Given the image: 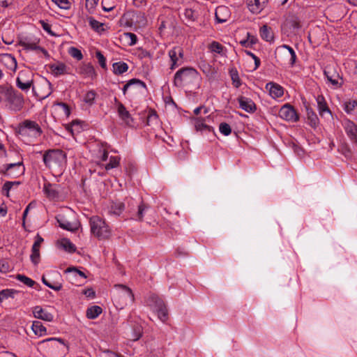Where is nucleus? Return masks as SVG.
Masks as SVG:
<instances>
[{
    "label": "nucleus",
    "instance_id": "69168bd1",
    "mask_svg": "<svg viewBox=\"0 0 357 357\" xmlns=\"http://www.w3.org/2000/svg\"><path fill=\"white\" fill-rule=\"evenodd\" d=\"M83 294L90 298H93L96 296V292L93 288H87L83 291Z\"/></svg>",
    "mask_w": 357,
    "mask_h": 357
},
{
    "label": "nucleus",
    "instance_id": "412c9836",
    "mask_svg": "<svg viewBox=\"0 0 357 357\" xmlns=\"http://www.w3.org/2000/svg\"><path fill=\"white\" fill-rule=\"evenodd\" d=\"M0 61L10 70H15L17 67V60L11 54H0Z\"/></svg>",
    "mask_w": 357,
    "mask_h": 357
},
{
    "label": "nucleus",
    "instance_id": "79ce46f5",
    "mask_svg": "<svg viewBox=\"0 0 357 357\" xmlns=\"http://www.w3.org/2000/svg\"><path fill=\"white\" fill-rule=\"evenodd\" d=\"M16 86L24 92L29 91L31 87H32L33 90L34 89L33 80L29 82H16Z\"/></svg>",
    "mask_w": 357,
    "mask_h": 357
},
{
    "label": "nucleus",
    "instance_id": "f3484780",
    "mask_svg": "<svg viewBox=\"0 0 357 357\" xmlns=\"http://www.w3.org/2000/svg\"><path fill=\"white\" fill-rule=\"evenodd\" d=\"M59 185L46 182L43 185V191L50 199H56L59 197Z\"/></svg>",
    "mask_w": 357,
    "mask_h": 357
},
{
    "label": "nucleus",
    "instance_id": "bb28decb",
    "mask_svg": "<svg viewBox=\"0 0 357 357\" xmlns=\"http://www.w3.org/2000/svg\"><path fill=\"white\" fill-rule=\"evenodd\" d=\"M56 220L59 224V227L63 229L70 231H73L76 229V227H74L71 222L68 221L63 215H58L56 217Z\"/></svg>",
    "mask_w": 357,
    "mask_h": 357
},
{
    "label": "nucleus",
    "instance_id": "dca6fc26",
    "mask_svg": "<svg viewBox=\"0 0 357 357\" xmlns=\"http://www.w3.org/2000/svg\"><path fill=\"white\" fill-rule=\"evenodd\" d=\"M265 89L268 91L270 96L273 99L281 98L284 95V88L278 83L268 82Z\"/></svg>",
    "mask_w": 357,
    "mask_h": 357
},
{
    "label": "nucleus",
    "instance_id": "338daca9",
    "mask_svg": "<svg viewBox=\"0 0 357 357\" xmlns=\"http://www.w3.org/2000/svg\"><path fill=\"white\" fill-rule=\"evenodd\" d=\"M290 59L289 61V64L291 67H293L296 63V61L297 59V56L295 52H293L292 54H289Z\"/></svg>",
    "mask_w": 357,
    "mask_h": 357
},
{
    "label": "nucleus",
    "instance_id": "09e8293b",
    "mask_svg": "<svg viewBox=\"0 0 357 357\" xmlns=\"http://www.w3.org/2000/svg\"><path fill=\"white\" fill-rule=\"evenodd\" d=\"M42 282L43 283L48 287L49 288L54 290V291H59L62 289V284H59V283H56V284H52L50 282H49L45 278V276H43L42 277Z\"/></svg>",
    "mask_w": 357,
    "mask_h": 357
},
{
    "label": "nucleus",
    "instance_id": "1a4fd4ad",
    "mask_svg": "<svg viewBox=\"0 0 357 357\" xmlns=\"http://www.w3.org/2000/svg\"><path fill=\"white\" fill-rule=\"evenodd\" d=\"M278 116L289 122L296 123L299 121V115L294 107L289 103H286L281 107Z\"/></svg>",
    "mask_w": 357,
    "mask_h": 357
},
{
    "label": "nucleus",
    "instance_id": "4468645a",
    "mask_svg": "<svg viewBox=\"0 0 357 357\" xmlns=\"http://www.w3.org/2000/svg\"><path fill=\"white\" fill-rule=\"evenodd\" d=\"M315 99L319 116L321 118H325L326 115L328 114L331 117H333V113L330 109L324 96L323 95H318Z\"/></svg>",
    "mask_w": 357,
    "mask_h": 357
},
{
    "label": "nucleus",
    "instance_id": "c03bdc74",
    "mask_svg": "<svg viewBox=\"0 0 357 357\" xmlns=\"http://www.w3.org/2000/svg\"><path fill=\"white\" fill-rule=\"evenodd\" d=\"M219 131L224 136H229L231 133V128L226 122H222L219 125Z\"/></svg>",
    "mask_w": 357,
    "mask_h": 357
},
{
    "label": "nucleus",
    "instance_id": "c9c22d12",
    "mask_svg": "<svg viewBox=\"0 0 357 357\" xmlns=\"http://www.w3.org/2000/svg\"><path fill=\"white\" fill-rule=\"evenodd\" d=\"M15 278H16V280L22 282L24 284H25L26 286H27L29 287H32V288L36 289L35 285L39 286V284L38 283H36V282H35L33 280H32L31 278H30L24 275L17 274L15 276Z\"/></svg>",
    "mask_w": 357,
    "mask_h": 357
},
{
    "label": "nucleus",
    "instance_id": "a18cd8bd",
    "mask_svg": "<svg viewBox=\"0 0 357 357\" xmlns=\"http://www.w3.org/2000/svg\"><path fill=\"white\" fill-rule=\"evenodd\" d=\"M120 158L118 156H110L109 162L105 165V169L109 170L116 168L119 165Z\"/></svg>",
    "mask_w": 357,
    "mask_h": 357
},
{
    "label": "nucleus",
    "instance_id": "7c9ffc66",
    "mask_svg": "<svg viewBox=\"0 0 357 357\" xmlns=\"http://www.w3.org/2000/svg\"><path fill=\"white\" fill-rule=\"evenodd\" d=\"M102 312V309L98 305H92L87 308L86 316L89 319H96Z\"/></svg>",
    "mask_w": 357,
    "mask_h": 357
},
{
    "label": "nucleus",
    "instance_id": "49530a36",
    "mask_svg": "<svg viewBox=\"0 0 357 357\" xmlns=\"http://www.w3.org/2000/svg\"><path fill=\"white\" fill-rule=\"evenodd\" d=\"M195 127L197 131H203L207 128V124L204 119L195 118Z\"/></svg>",
    "mask_w": 357,
    "mask_h": 357
},
{
    "label": "nucleus",
    "instance_id": "20e7f679",
    "mask_svg": "<svg viewBox=\"0 0 357 357\" xmlns=\"http://www.w3.org/2000/svg\"><path fill=\"white\" fill-rule=\"evenodd\" d=\"M91 232L98 238H107L110 236V229L105 220L98 215L90 218Z\"/></svg>",
    "mask_w": 357,
    "mask_h": 357
},
{
    "label": "nucleus",
    "instance_id": "b1692460",
    "mask_svg": "<svg viewBox=\"0 0 357 357\" xmlns=\"http://www.w3.org/2000/svg\"><path fill=\"white\" fill-rule=\"evenodd\" d=\"M117 112L119 118L126 124L130 125V121H133L130 112L122 102H118Z\"/></svg>",
    "mask_w": 357,
    "mask_h": 357
},
{
    "label": "nucleus",
    "instance_id": "5fc2aeb1",
    "mask_svg": "<svg viewBox=\"0 0 357 357\" xmlns=\"http://www.w3.org/2000/svg\"><path fill=\"white\" fill-rule=\"evenodd\" d=\"M184 15L186 19L190 20V21H195L197 17L195 16V12L194 10L191 8H186L184 11Z\"/></svg>",
    "mask_w": 357,
    "mask_h": 357
},
{
    "label": "nucleus",
    "instance_id": "e2e57ef3",
    "mask_svg": "<svg viewBox=\"0 0 357 357\" xmlns=\"http://www.w3.org/2000/svg\"><path fill=\"white\" fill-rule=\"evenodd\" d=\"M174 255L176 257H184L188 256V252L184 248H178L176 249Z\"/></svg>",
    "mask_w": 357,
    "mask_h": 357
},
{
    "label": "nucleus",
    "instance_id": "6ab92c4d",
    "mask_svg": "<svg viewBox=\"0 0 357 357\" xmlns=\"http://www.w3.org/2000/svg\"><path fill=\"white\" fill-rule=\"evenodd\" d=\"M33 314L35 318L46 321H52L54 319L52 313L47 312L40 305H36L33 308Z\"/></svg>",
    "mask_w": 357,
    "mask_h": 357
},
{
    "label": "nucleus",
    "instance_id": "cd10ccee",
    "mask_svg": "<svg viewBox=\"0 0 357 357\" xmlns=\"http://www.w3.org/2000/svg\"><path fill=\"white\" fill-rule=\"evenodd\" d=\"M132 86H136L137 87H142V88H144L146 89H147L146 84L144 82L142 81L139 79L132 78V79L128 80L127 82V83L122 88V91H123V95L126 94L128 89Z\"/></svg>",
    "mask_w": 357,
    "mask_h": 357
},
{
    "label": "nucleus",
    "instance_id": "0eeeda50",
    "mask_svg": "<svg viewBox=\"0 0 357 357\" xmlns=\"http://www.w3.org/2000/svg\"><path fill=\"white\" fill-rule=\"evenodd\" d=\"M17 133L22 136L39 137L43 134V130L38 123L31 120H24L17 126Z\"/></svg>",
    "mask_w": 357,
    "mask_h": 357
},
{
    "label": "nucleus",
    "instance_id": "473e14b6",
    "mask_svg": "<svg viewBox=\"0 0 357 357\" xmlns=\"http://www.w3.org/2000/svg\"><path fill=\"white\" fill-rule=\"evenodd\" d=\"M87 20L91 28L96 32L101 33L102 32L105 31V29L103 28L105 25L104 23L98 22L93 17H88Z\"/></svg>",
    "mask_w": 357,
    "mask_h": 357
},
{
    "label": "nucleus",
    "instance_id": "393cba45",
    "mask_svg": "<svg viewBox=\"0 0 357 357\" xmlns=\"http://www.w3.org/2000/svg\"><path fill=\"white\" fill-rule=\"evenodd\" d=\"M342 107L344 111L349 115L357 114V100L349 99L345 100Z\"/></svg>",
    "mask_w": 357,
    "mask_h": 357
},
{
    "label": "nucleus",
    "instance_id": "e433bc0d",
    "mask_svg": "<svg viewBox=\"0 0 357 357\" xmlns=\"http://www.w3.org/2000/svg\"><path fill=\"white\" fill-rule=\"evenodd\" d=\"M60 244L61 247L69 253H74L76 251V246L68 238H62Z\"/></svg>",
    "mask_w": 357,
    "mask_h": 357
},
{
    "label": "nucleus",
    "instance_id": "a19ab883",
    "mask_svg": "<svg viewBox=\"0 0 357 357\" xmlns=\"http://www.w3.org/2000/svg\"><path fill=\"white\" fill-rule=\"evenodd\" d=\"M40 249L36 248H31V254L30 255V259L34 266H37L40 262Z\"/></svg>",
    "mask_w": 357,
    "mask_h": 357
},
{
    "label": "nucleus",
    "instance_id": "58836bf2",
    "mask_svg": "<svg viewBox=\"0 0 357 357\" xmlns=\"http://www.w3.org/2000/svg\"><path fill=\"white\" fill-rule=\"evenodd\" d=\"M33 75L29 70H21L16 78V82H29L33 80Z\"/></svg>",
    "mask_w": 357,
    "mask_h": 357
},
{
    "label": "nucleus",
    "instance_id": "0e129e2a",
    "mask_svg": "<svg viewBox=\"0 0 357 357\" xmlns=\"http://www.w3.org/2000/svg\"><path fill=\"white\" fill-rule=\"evenodd\" d=\"M45 342H59L61 344H63L65 346H67V344L65 342V340L60 337H50L45 340H43L41 343Z\"/></svg>",
    "mask_w": 357,
    "mask_h": 357
},
{
    "label": "nucleus",
    "instance_id": "f257e3e1",
    "mask_svg": "<svg viewBox=\"0 0 357 357\" xmlns=\"http://www.w3.org/2000/svg\"><path fill=\"white\" fill-rule=\"evenodd\" d=\"M202 76L192 67H183L178 70L174 75L173 85L178 88L185 86L198 89L201 86Z\"/></svg>",
    "mask_w": 357,
    "mask_h": 357
},
{
    "label": "nucleus",
    "instance_id": "3c124183",
    "mask_svg": "<svg viewBox=\"0 0 357 357\" xmlns=\"http://www.w3.org/2000/svg\"><path fill=\"white\" fill-rule=\"evenodd\" d=\"M96 56L101 68H102L103 69H107L106 58L102 54V52L100 51H97L96 52Z\"/></svg>",
    "mask_w": 357,
    "mask_h": 357
},
{
    "label": "nucleus",
    "instance_id": "37998d69",
    "mask_svg": "<svg viewBox=\"0 0 357 357\" xmlns=\"http://www.w3.org/2000/svg\"><path fill=\"white\" fill-rule=\"evenodd\" d=\"M68 54L77 61H80L83 59V54L81 50L75 47H70L68 49Z\"/></svg>",
    "mask_w": 357,
    "mask_h": 357
},
{
    "label": "nucleus",
    "instance_id": "f8f14e48",
    "mask_svg": "<svg viewBox=\"0 0 357 357\" xmlns=\"http://www.w3.org/2000/svg\"><path fill=\"white\" fill-rule=\"evenodd\" d=\"M342 126L349 139L357 144V125L351 120L346 118L343 121Z\"/></svg>",
    "mask_w": 357,
    "mask_h": 357
},
{
    "label": "nucleus",
    "instance_id": "39448f33",
    "mask_svg": "<svg viewBox=\"0 0 357 357\" xmlns=\"http://www.w3.org/2000/svg\"><path fill=\"white\" fill-rule=\"evenodd\" d=\"M17 161L3 165L0 169V174L10 178H17L25 172V167L22 156H18Z\"/></svg>",
    "mask_w": 357,
    "mask_h": 357
},
{
    "label": "nucleus",
    "instance_id": "423d86ee",
    "mask_svg": "<svg viewBox=\"0 0 357 357\" xmlns=\"http://www.w3.org/2000/svg\"><path fill=\"white\" fill-rule=\"evenodd\" d=\"M149 303L151 307L157 314L158 318L165 323L169 317L167 305L162 298L156 294H151L149 297Z\"/></svg>",
    "mask_w": 357,
    "mask_h": 357
},
{
    "label": "nucleus",
    "instance_id": "7ed1b4c3",
    "mask_svg": "<svg viewBox=\"0 0 357 357\" xmlns=\"http://www.w3.org/2000/svg\"><path fill=\"white\" fill-rule=\"evenodd\" d=\"M127 202V215H124L125 220L130 219L137 221H142L145 213L149 208V206L142 201L139 204L132 198L126 199Z\"/></svg>",
    "mask_w": 357,
    "mask_h": 357
},
{
    "label": "nucleus",
    "instance_id": "f03ea898",
    "mask_svg": "<svg viewBox=\"0 0 357 357\" xmlns=\"http://www.w3.org/2000/svg\"><path fill=\"white\" fill-rule=\"evenodd\" d=\"M38 153L43 155V162L48 169H51L53 165L61 166L66 162V153L59 149H48L44 152L40 151Z\"/></svg>",
    "mask_w": 357,
    "mask_h": 357
},
{
    "label": "nucleus",
    "instance_id": "4c0bfd02",
    "mask_svg": "<svg viewBox=\"0 0 357 357\" xmlns=\"http://www.w3.org/2000/svg\"><path fill=\"white\" fill-rule=\"evenodd\" d=\"M98 94L94 90H90L84 95L83 101L89 106H92L96 102L95 100Z\"/></svg>",
    "mask_w": 357,
    "mask_h": 357
},
{
    "label": "nucleus",
    "instance_id": "2eb2a0df",
    "mask_svg": "<svg viewBox=\"0 0 357 357\" xmlns=\"http://www.w3.org/2000/svg\"><path fill=\"white\" fill-rule=\"evenodd\" d=\"M237 100L241 109L250 114L256 112L257 105L251 98L241 96L237 98Z\"/></svg>",
    "mask_w": 357,
    "mask_h": 357
},
{
    "label": "nucleus",
    "instance_id": "c85d7f7f",
    "mask_svg": "<svg viewBox=\"0 0 357 357\" xmlns=\"http://www.w3.org/2000/svg\"><path fill=\"white\" fill-rule=\"evenodd\" d=\"M208 49L211 52L217 53L220 56H225L227 53L226 47L217 41H212L208 45Z\"/></svg>",
    "mask_w": 357,
    "mask_h": 357
},
{
    "label": "nucleus",
    "instance_id": "9b49d317",
    "mask_svg": "<svg viewBox=\"0 0 357 357\" xmlns=\"http://www.w3.org/2000/svg\"><path fill=\"white\" fill-rule=\"evenodd\" d=\"M127 202L126 203L120 201H112L109 207V213L115 217L121 216L125 219L124 215H127Z\"/></svg>",
    "mask_w": 357,
    "mask_h": 357
},
{
    "label": "nucleus",
    "instance_id": "603ef678",
    "mask_svg": "<svg viewBox=\"0 0 357 357\" xmlns=\"http://www.w3.org/2000/svg\"><path fill=\"white\" fill-rule=\"evenodd\" d=\"M244 52L246 55L250 56L255 61V70L257 69L261 65L260 59L254 53L249 50H245Z\"/></svg>",
    "mask_w": 357,
    "mask_h": 357
},
{
    "label": "nucleus",
    "instance_id": "de8ad7c7",
    "mask_svg": "<svg viewBox=\"0 0 357 357\" xmlns=\"http://www.w3.org/2000/svg\"><path fill=\"white\" fill-rule=\"evenodd\" d=\"M65 272L66 273H73L74 276L79 275L84 279H86L87 278L86 274L83 271L79 270L76 267H68Z\"/></svg>",
    "mask_w": 357,
    "mask_h": 357
},
{
    "label": "nucleus",
    "instance_id": "f704fd0d",
    "mask_svg": "<svg viewBox=\"0 0 357 357\" xmlns=\"http://www.w3.org/2000/svg\"><path fill=\"white\" fill-rule=\"evenodd\" d=\"M20 291L13 289H5L0 291V303L9 298H14Z\"/></svg>",
    "mask_w": 357,
    "mask_h": 357
},
{
    "label": "nucleus",
    "instance_id": "774afa93",
    "mask_svg": "<svg viewBox=\"0 0 357 357\" xmlns=\"http://www.w3.org/2000/svg\"><path fill=\"white\" fill-rule=\"evenodd\" d=\"M14 0H0V6L2 8H8L13 4Z\"/></svg>",
    "mask_w": 357,
    "mask_h": 357
},
{
    "label": "nucleus",
    "instance_id": "bf43d9fd",
    "mask_svg": "<svg viewBox=\"0 0 357 357\" xmlns=\"http://www.w3.org/2000/svg\"><path fill=\"white\" fill-rule=\"evenodd\" d=\"M12 189L11 186L10 185V183H8L7 181H6L1 189V193L2 195L6 196L7 197H10V190Z\"/></svg>",
    "mask_w": 357,
    "mask_h": 357
},
{
    "label": "nucleus",
    "instance_id": "aec40b11",
    "mask_svg": "<svg viewBox=\"0 0 357 357\" xmlns=\"http://www.w3.org/2000/svg\"><path fill=\"white\" fill-rule=\"evenodd\" d=\"M49 68L50 69L52 74L54 77H59L63 75L69 74L68 70L69 68L63 63L58 62L56 63H51L49 65Z\"/></svg>",
    "mask_w": 357,
    "mask_h": 357
},
{
    "label": "nucleus",
    "instance_id": "ea45409f",
    "mask_svg": "<svg viewBox=\"0 0 357 357\" xmlns=\"http://www.w3.org/2000/svg\"><path fill=\"white\" fill-rule=\"evenodd\" d=\"M229 75L234 86L236 89L239 88L241 85V80L239 77L238 70L236 68H231L229 70Z\"/></svg>",
    "mask_w": 357,
    "mask_h": 357
},
{
    "label": "nucleus",
    "instance_id": "a211bd4d",
    "mask_svg": "<svg viewBox=\"0 0 357 357\" xmlns=\"http://www.w3.org/2000/svg\"><path fill=\"white\" fill-rule=\"evenodd\" d=\"M268 0H248L247 6L253 14H259L266 7Z\"/></svg>",
    "mask_w": 357,
    "mask_h": 357
},
{
    "label": "nucleus",
    "instance_id": "4be33fe9",
    "mask_svg": "<svg viewBox=\"0 0 357 357\" xmlns=\"http://www.w3.org/2000/svg\"><path fill=\"white\" fill-rule=\"evenodd\" d=\"M229 8L227 6H218L215 9V18L218 23L222 24L227 21L229 17Z\"/></svg>",
    "mask_w": 357,
    "mask_h": 357
},
{
    "label": "nucleus",
    "instance_id": "2f4dec72",
    "mask_svg": "<svg viewBox=\"0 0 357 357\" xmlns=\"http://www.w3.org/2000/svg\"><path fill=\"white\" fill-rule=\"evenodd\" d=\"M31 329L34 334L39 337L46 335L47 329L39 321H33Z\"/></svg>",
    "mask_w": 357,
    "mask_h": 357
},
{
    "label": "nucleus",
    "instance_id": "9d476101",
    "mask_svg": "<svg viewBox=\"0 0 357 357\" xmlns=\"http://www.w3.org/2000/svg\"><path fill=\"white\" fill-rule=\"evenodd\" d=\"M324 73L328 82L331 84L334 89L340 88L343 85V79L335 68L326 67Z\"/></svg>",
    "mask_w": 357,
    "mask_h": 357
},
{
    "label": "nucleus",
    "instance_id": "8fccbe9b",
    "mask_svg": "<svg viewBox=\"0 0 357 357\" xmlns=\"http://www.w3.org/2000/svg\"><path fill=\"white\" fill-rule=\"evenodd\" d=\"M52 1L61 9L68 10L71 7V3L68 0H52Z\"/></svg>",
    "mask_w": 357,
    "mask_h": 357
},
{
    "label": "nucleus",
    "instance_id": "864d4df0",
    "mask_svg": "<svg viewBox=\"0 0 357 357\" xmlns=\"http://www.w3.org/2000/svg\"><path fill=\"white\" fill-rule=\"evenodd\" d=\"M11 270L10 266L8 261L4 259L0 260V272L6 273Z\"/></svg>",
    "mask_w": 357,
    "mask_h": 357
},
{
    "label": "nucleus",
    "instance_id": "6e6552de",
    "mask_svg": "<svg viewBox=\"0 0 357 357\" xmlns=\"http://www.w3.org/2000/svg\"><path fill=\"white\" fill-rule=\"evenodd\" d=\"M170 59V70H173L183 63V50L180 46H175L168 52Z\"/></svg>",
    "mask_w": 357,
    "mask_h": 357
},
{
    "label": "nucleus",
    "instance_id": "a878e982",
    "mask_svg": "<svg viewBox=\"0 0 357 357\" xmlns=\"http://www.w3.org/2000/svg\"><path fill=\"white\" fill-rule=\"evenodd\" d=\"M259 34L261 38L266 42L271 43L274 41V36L272 29L266 24L260 27Z\"/></svg>",
    "mask_w": 357,
    "mask_h": 357
},
{
    "label": "nucleus",
    "instance_id": "052dcab7",
    "mask_svg": "<svg viewBox=\"0 0 357 357\" xmlns=\"http://www.w3.org/2000/svg\"><path fill=\"white\" fill-rule=\"evenodd\" d=\"M246 39L249 41L250 44L252 46H253L254 45H256L259 41L257 37L255 35H253L250 32L247 33Z\"/></svg>",
    "mask_w": 357,
    "mask_h": 357
},
{
    "label": "nucleus",
    "instance_id": "6e6d98bb",
    "mask_svg": "<svg viewBox=\"0 0 357 357\" xmlns=\"http://www.w3.org/2000/svg\"><path fill=\"white\" fill-rule=\"evenodd\" d=\"M124 36L126 38L130 39L129 45L132 46L135 45L137 43V36L131 32H127L124 33Z\"/></svg>",
    "mask_w": 357,
    "mask_h": 357
},
{
    "label": "nucleus",
    "instance_id": "ddd939ff",
    "mask_svg": "<svg viewBox=\"0 0 357 357\" xmlns=\"http://www.w3.org/2000/svg\"><path fill=\"white\" fill-rule=\"evenodd\" d=\"M302 100L305 109L307 118L309 121V125L312 128H315L319 123V119L314 109L310 106V104L305 98H303Z\"/></svg>",
    "mask_w": 357,
    "mask_h": 357
},
{
    "label": "nucleus",
    "instance_id": "680f3d73",
    "mask_svg": "<svg viewBox=\"0 0 357 357\" xmlns=\"http://www.w3.org/2000/svg\"><path fill=\"white\" fill-rule=\"evenodd\" d=\"M57 105L63 109L64 114L66 116H69L70 114V107L65 102H60L57 103Z\"/></svg>",
    "mask_w": 357,
    "mask_h": 357
},
{
    "label": "nucleus",
    "instance_id": "c756f323",
    "mask_svg": "<svg viewBox=\"0 0 357 357\" xmlns=\"http://www.w3.org/2000/svg\"><path fill=\"white\" fill-rule=\"evenodd\" d=\"M128 65L124 61L115 62L112 64V72L115 75H122L128 70Z\"/></svg>",
    "mask_w": 357,
    "mask_h": 357
},
{
    "label": "nucleus",
    "instance_id": "13d9d810",
    "mask_svg": "<svg viewBox=\"0 0 357 357\" xmlns=\"http://www.w3.org/2000/svg\"><path fill=\"white\" fill-rule=\"evenodd\" d=\"M40 23L41 24L42 28L45 31L48 33L50 36H55V33L51 29V25L44 20H40Z\"/></svg>",
    "mask_w": 357,
    "mask_h": 357
},
{
    "label": "nucleus",
    "instance_id": "4d7b16f0",
    "mask_svg": "<svg viewBox=\"0 0 357 357\" xmlns=\"http://www.w3.org/2000/svg\"><path fill=\"white\" fill-rule=\"evenodd\" d=\"M118 287H119L120 288H121L125 294L128 297L130 298V299L133 301H134V294L131 290V289H130L128 287L124 285V284H119Z\"/></svg>",
    "mask_w": 357,
    "mask_h": 357
},
{
    "label": "nucleus",
    "instance_id": "5701e85b",
    "mask_svg": "<svg viewBox=\"0 0 357 357\" xmlns=\"http://www.w3.org/2000/svg\"><path fill=\"white\" fill-rule=\"evenodd\" d=\"M79 73L84 77H89L94 79L97 77V73L91 63H84L79 68Z\"/></svg>",
    "mask_w": 357,
    "mask_h": 357
},
{
    "label": "nucleus",
    "instance_id": "72a5a7b5",
    "mask_svg": "<svg viewBox=\"0 0 357 357\" xmlns=\"http://www.w3.org/2000/svg\"><path fill=\"white\" fill-rule=\"evenodd\" d=\"M20 45L23 47L25 50H34L38 51L40 46L37 45V43L34 41H31L27 38L21 40L20 41Z\"/></svg>",
    "mask_w": 357,
    "mask_h": 357
}]
</instances>
